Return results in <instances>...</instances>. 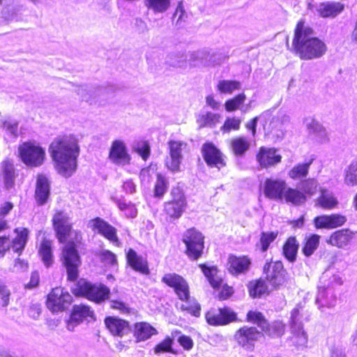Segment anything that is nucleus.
I'll return each mask as SVG.
<instances>
[{"label":"nucleus","mask_w":357,"mask_h":357,"mask_svg":"<svg viewBox=\"0 0 357 357\" xmlns=\"http://www.w3.org/2000/svg\"><path fill=\"white\" fill-rule=\"evenodd\" d=\"M181 160L182 158L169 155V156L165 158V165L170 172L177 173L181 171Z\"/></svg>","instance_id":"51"},{"label":"nucleus","mask_w":357,"mask_h":357,"mask_svg":"<svg viewBox=\"0 0 357 357\" xmlns=\"http://www.w3.org/2000/svg\"><path fill=\"white\" fill-rule=\"evenodd\" d=\"M206 322L211 326H224L239 321L238 314L229 306L211 307L204 314Z\"/></svg>","instance_id":"10"},{"label":"nucleus","mask_w":357,"mask_h":357,"mask_svg":"<svg viewBox=\"0 0 357 357\" xmlns=\"http://www.w3.org/2000/svg\"><path fill=\"white\" fill-rule=\"evenodd\" d=\"M328 217L329 229L341 227L347 222L346 216L339 213L328 215Z\"/></svg>","instance_id":"57"},{"label":"nucleus","mask_w":357,"mask_h":357,"mask_svg":"<svg viewBox=\"0 0 357 357\" xmlns=\"http://www.w3.org/2000/svg\"><path fill=\"white\" fill-rule=\"evenodd\" d=\"M109 158L115 164L126 165L130 163V156L127 152L126 145L120 140H114L111 146Z\"/></svg>","instance_id":"22"},{"label":"nucleus","mask_w":357,"mask_h":357,"mask_svg":"<svg viewBox=\"0 0 357 357\" xmlns=\"http://www.w3.org/2000/svg\"><path fill=\"white\" fill-rule=\"evenodd\" d=\"M48 151L58 174L69 177L75 172L79 146L75 135L62 134L56 136L50 144Z\"/></svg>","instance_id":"2"},{"label":"nucleus","mask_w":357,"mask_h":357,"mask_svg":"<svg viewBox=\"0 0 357 357\" xmlns=\"http://www.w3.org/2000/svg\"><path fill=\"white\" fill-rule=\"evenodd\" d=\"M218 116L215 114L206 113L201 118V127L213 126L217 121Z\"/></svg>","instance_id":"63"},{"label":"nucleus","mask_w":357,"mask_h":357,"mask_svg":"<svg viewBox=\"0 0 357 357\" xmlns=\"http://www.w3.org/2000/svg\"><path fill=\"white\" fill-rule=\"evenodd\" d=\"M344 8V6L340 2H324L317 6L316 10L319 15L324 18L335 17L340 14Z\"/></svg>","instance_id":"31"},{"label":"nucleus","mask_w":357,"mask_h":357,"mask_svg":"<svg viewBox=\"0 0 357 357\" xmlns=\"http://www.w3.org/2000/svg\"><path fill=\"white\" fill-rule=\"evenodd\" d=\"M110 307L112 309L117 310L122 314H130L131 309L123 301L113 300L111 301Z\"/></svg>","instance_id":"62"},{"label":"nucleus","mask_w":357,"mask_h":357,"mask_svg":"<svg viewBox=\"0 0 357 357\" xmlns=\"http://www.w3.org/2000/svg\"><path fill=\"white\" fill-rule=\"evenodd\" d=\"M287 185L283 179L267 178L264 184V194L270 199L282 201Z\"/></svg>","instance_id":"21"},{"label":"nucleus","mask_w":357,"mask_h":357,"mask_svg":"<svg viewBox=\"0 0 357 357\" xmlns=\"http://www.w3.org/2000/svg\"><path fill=\"white\" fill-rule=\"evenodd\" d=\"M282 201L295 206H299L305 202L306 197L301 190L287 185L282 196Z\"/></svg>","instance_id":"38"},{"label":"nucleus","mask_w":357,"mask_h":357,"mask_svg":"<svg viewBox=\"0 0 357 357\" xmlns=\"http://www.w3.org/2000/svg\"><path fill=\"white\" fill-rule=\"evenodd\" d=\"M314 226L316 229H328V215H321L315 217L313 220Z\"/></svg>","instance_id":"61"},{"label":"nucleus","mask_w":357,"mask_h":357,"mask_svg":"<svg viewBox=\"0 0 357 357\" xmlns=\"http://www.w3.org/2000/svg\"><path fill=\"white\" fill-rule=\"evenodd\" d=\"M286 325L282 320H274L269 322L266 319L264 323L260 327L261 336L264 334L271 338L281 337L285 333Z\"/></svg>","instance_id":"26"},{"label":"nucleus","mask_w":357,"mask_h":357,"mask_svg":"<svg viewBox=\"0 0 357 357\" xmlns=\"http://www.w3.org/2000/svg\"><path fill=\"white\" fill-rule=\"evenodd\" d=\"M301 190L305 197L313 196L320 190L319 183L315 178H307L302 181Z\"/></svg>","instance_id":"44"},{"label":"nucleus","mask_w":357,"mask_h":357,"mask_svg":"<svg viewBox=\"0 0 357 357\" xmlns=\"http://www.w3.org/2000/svg\"><path fill=\"white\" fill-rule=\"evenodd\" d=\"M250 143L249 140L242 136L232 138L229 143V147L232 153L236 157H242L249 150Z\"/></svg>","instance_id":"36"},{"label":"nucleus","mask_w":357,"mask_h":357,"mask_svg":"<svg viewBox=\"0 0 357 357\" xmlns=\"http://www.w3.org/2000/svg\"><path fill=\"white\" fill-rule=\"evenodd\" d=\"M319 192V195L315 199V206L326 211L337 207L339 202L332 192L326 188H321Z\"/></svg>","instance_id":"30"},{"label":"nucleus","mask_w":357,"mask_h":357,"mask_svg":"<svg viewBox=\"0 0 357 357\" xmlns=\"http://www.w3.org/2000/svg\"><path fill=\"white\" fill-rule=\"evenodd\" d=\"M241 84L236 80H220L217 84V90L221 93H232L241 89Z\"/></svg>","instance_id":"46"},{"label":"nucleus","mask_w":357,"mask_h":357,"mask_svg":"<svg viewBox=\"0 0 357 357\" xmlns=\"http://www.w3.org/2000/svg\"><path fill=\"white\" fill-rule=\"evenodd\" d=\"M95 313L91 307L86 304L74 305L71 309L70 314L68 321H66L67 328L68 330H73V328L82 324L84 321H89V319L95 320Z\"/></svg>","instance_id":"17"},{"label":"nucleus","mask_w":357,"mask_h":357,"mask_svg":"<svg viewBox=\"0 0 357 357\" xmlns=\"http://www.w3.org/2000/svg\"><path fill=\"white\" fill-rule=\"evenodd\" d=\"M167 61L172 66L181 68L186 65L187 56L183 53H173L167 56Z\"/></svg>","instance_id":"50"},{"label":"nucleus","mask_w":357,"mask_h":357,"mask_svg":"<svg viewBox=\"0 0 357 357\" xmlns=\"http://www.w3.org/2000/svg\"><path fill=\"white\" fill-rule=\"evenodd\" d=\"M336 296L332 287H319L318 288L317 301L322 306L331 307L334 305Z\"/></svg>","instance_id":"35"},{"label":"nucleus","mask_w":357,"mask_h":357,"mask_svg":"<svg viewBox=\"0 0 357 357\" xmlns=\"http://www.w3.org/2000/svg\"><path fill=\"white\" fill-rule=\"evenodd\" d=\"M247 289L249 296L254 299L267 296L272 290L269 289V284L265 278L261 277L250 280L247 284Z\"/></svg>","instance_id":"25"},{"label":"nucleus","mask_w":357,"mask_h":357,"mask_svg":"<svg viewBox=\"0 0 357 357\" xmlns=\"http://www.w3.org/2000/svg\"><path fill=\"white\" fill-rule=\"evenodd\" d=\"M117 88L113 85H109L102 87H91V86H82L77 90V94L82 99L89 104L96 102L98 99V96H105L109 93H114Z\"/></svg>","instance_id":"18"},{"label":"nucleus","mask_w":357,"mask_h":357,"mask_svg":"<svg viewBox=\"0 0 357 357\" xmlns=\"http://www.w3.org/2000/svg\"><path fill=\"white\" fill-rule=\"evenodd\" d=\"M171 199L162 205V216L166 222L172 223L180 219L188 208V200L184 190L178 185L170 190Z\"/></svg>","instance_id":"5"},{"label":"nucleus","mask_w":357,"mask_h":357,"mask_svg":"<svg viewBox=\"0 0 357 357\" xmlns=\"http://www.w3.org/2000/svg\"><path fill=\"white\" fill-rule=\"evenodd\" d=\"M34 199L38 206H43L48 202L50 197V181L46 175L38 173L36 175Z\"/></svg>","instance_id":"20"},{"label":"nucleus","mask_w":357,"mask_h":357,"mask_svg":"<svg viewBox=\"0 0 357 357\" xmlns=\"http://www.w3.org/2000/svg\"><path fill=\"white\" fill-rule=\"evenodd\" d=\"M1 172L4 188L6 190L13 188L15 185V178L17 173L15 165L11 160L6 159L1 162Z\"/></svg>","instance_id":"28"},{"label":"nucleus","mask_w":357,"mask_h":357,"mask_svg":"<svg viewBox=\"0 0 357 357\" xmlns=\"http://www.w3.org/2000/svg\"><path fill=\"white\" fill-rule=\"evenodd\" d=\"M19 160L29 168H37L42 166L46 160L45 149L39 143L28 140L17 146Z\"/></svg>","instance_id":"6"},{"label":"nucleus","mask_w":357,"mask_h":357,"mask_svg":"<svg viewBox=\"0 0 357 357\" xmlns=\"http://www.w3.org/2000/svg\"><path fill=\"white\" fill-rule=\"evenodd\" d=\"M100 261L106 266L118 268L116 255L109 250H103L98 253Z\"/></svg>","instance_id":"45"},{"label":"nucleus","mask_w":357,"mask_h":357,"mask_svg":"<svg viewBox=\"0 0 357 357\" xmlns=\"http://www.w3.org/2000/svg\"><path fill=\"white\" fill-rule=\"evenodd\" d=\"M179 335L177 339V342L180 344L181 347H183L184 350L189 351L190 350L194 345V342L192 339L186 335L181 334L180 331H175L172 333V335Z\"/></svg>","instance_id":"55"},{"label":"nucleus","mask_w":357,"mask_h":357,"mask_svg":"<svg viewBox=\"0 0 357 357\" xmlns=\"http://www.w3.org/2000/svg\"><path fill=\"white\" fill-rule=\"evenodd\" d=\"M91 228L98 232L104 238L109 241L114 246L120 248L121 241L118 236L117 229L107 221L100 217H96L90 220Z\"/></svg>","instance_id":"14"},{"label":"nucleus","mask_w":357,"mask_h":357,"mask_svg":"<svg viewBox=\"0 0 357 357\" xmlns=\"http://www.w3.org/2000/svg\"><path fill=\"white\" fill-rule=\"evenodd\" d=\"M245 100V95L240 93L235 98L227 100L225 103V108L228 112L238 110Z\"/></svg>","instance_id":"52"},{"label":"nucleus","mask_w":357,"mask_h":357,"mask_svg":"<svg viewBox=\"0 0 357 357\" xmlns=\"http://www.w3.org/2000/svg\"><path fill=\"white\" fill-rule=\"evenodd\" d=\"M172 0H144V6L154 13H164L171 6Z\"/></svg>","instance_id":"41"},{"label":"nucleus","mask_w":357,"mask_h":357,"mask_svg":"<svg viewBox=\"0 0 357 357\" xmlns=\"http://www.w3.org/2000/svg\"><path fill=\"white\" fill-rule=\"evenodd\" d=\"M52 228L58 242L63 244L60 259L66 269L67 280L75 282L82 261L78 248L82 244L81 231L74 229L70 218L63 211H56L52 218Z\"/></svg>","instance_id":"1"},{"label":"nucleus","mask_w":357,"mask_h":357,"mask_svg":"<svg viewBox=\"0 0 357 357\" xmlns=\"http://www.w3.org/2000/svg\"><path fill=\"white\" fill-rule=\"evenodd\" d=\"M199 267L213 289L220 287L222 283V278L218 276V270L215 266H207L205 264H200Z\"/></svg>","instance_id":"37"},{"label":"nucleus","mask_w":357,"mask_h":357,"mask_svg":"<svg viewBox=\"0 0 357 357\" xmlns=\"http://www.w3.org/2000/svg\"><path fill=\"white\" fill-rule=\"evenodd\" d=\"M161 281L174 291L178 300L185 303L180 306L181 312L195 317H200L202 306L196 298L191 297L189 283L183 276L176 273H167Z\"/></svg>","instance_id":"4"},{"label":"nucleus","mask_w":357,"mask_h":357,"mask_svg":"<svg viewBox=\"0 0 357 357\" xmlns=\"http://www.w3.org/2000/svg\"><path fill=\"white\" fill-rule=\"evenodd\" d=\"M155 334L157 330L147 322L140 321L134 324L133 336L137 342L145 341Z\"/></svg>","instance_id":"33"},{"label":"nucleus","mask_w":357,"mask_h":357,"mask_svg":"<svg viewBox=\"0 0 357 357\" xmlns=\"http://www.w3.org/2000/svg\"><path fill=\"white\" fill-rule=\"evenodd\" d=\"M10 291L8 287L0 281V307L8 305L10 302Z\"/></svg>","instance_id":"59"},{"label":"nucleus","mask_w":357,"mask_h":357,"mask_svg":"<svg viewBox=\"0 0 357 357\" xmlns=\"http://www.w3.org/2000/svg\"><path fill=\"white\" fill-rule=\"evenodd\" d=\"M201 153L208 167H216L218 169L226 167L225 156L212 142H204L202 146Z\"/></svg>","instance_id":"15"},{"label":"nucleus","mask_w":357,"mask_h":357,"mask_svg":"<svg viewBox=\"0 0 357 357\" xmlns=\"http://www.w3.org/2000/svg\"><path fill=\"white\" fill-rule=\"evenodd\" d=\"M263 273L273 290H277L287 284L289 275L281 260H271L264 264Z\"/></svg>","instance_id":"9"},{"label":"nucleus","mask_w":357,"mask_h":357,"mask_svg":"<svg viewBox=\"0 0 357 357\" xmlns=\"http://www.w3.org/2000/svg\"><path fill=\"white\" fill-rule=\"evenodd\" d=\"M251 266L252 259L247 255L229 254L227 257L226 268L234 277L246 274Z\"/></svg>","instance_id":"16"},{"label":"nucleus","mask_w":357,"mask_h":357,"mask_svg":"<svg viewBox=\"0 0 357 357\" xmlns=\"http://www.w3.org/2000/svg\"><path fill=\"white\" fill-rule=\"evenodd\" d=\"M72 301L71 295L63 288L57 287L53 288L47 295L45 305L49 310L56 313L65 311Z\"/></svg>","instance_id":"11"},{"label":"nucleus","mask_w":357,"mask_h":357,"mask_svg":"<svg viewBox=\"0 0 357 357\" xmlns=\"http://www.w3.org/2000/svg\"><path fill=\"white\" fill-rule=\"evenodd\" d=\"M169 155L182 158V148L186 145L181 141L169 140L167 142Z\"/></svg>","instance_id":"54"},{"label":"nucleus","mask_w":357,"mask_h":357,"mask_svg":"<svg viewBox=\"0 0 357 357\" xmlns=\"http://www.w3.org/2000/svg\"><path fill=\"white\" fill-rule=\"evenodd\" d=\"M76 297H82L99 304L108 299L110 289L102 283H91L84 279L79 280L71 290Z\"/></svg>","instance_id":"7"},{"label":"nucleus","mask_w":357,"mask_h":357,"mask_svg":"<svg viewBox=\"0 0 357 357\" xmlns=\"http://www.w3.org/2000/svg\"><path fill=\"white\" fill-rule=\"evenodd\" d=\"M204 55L205 50L195 52L190 54V60L195 66H202Z\"/></svg>","instance_id":"64"},{"label":"nucleus","mask_w":357,"mask_h":357,"mask_svg":"<svg viewBox=\"0 0 357 357\" xmlns=\"http://www.w3.org/2000/svg\"><path fill=\"white\" fill-rule=\"evenodd\" d=\"M243 119L236 116L227 117L220 128L222 133H229L232 130H238Z\"/></svg>","instance_id":"47"},{"label":"nucleus","mask_w":357,"mask_h":357,"mask_svg":"<svg viewBox=\"0 0 357 357\" xmlns=\"http://www.w3.org/2000/svg\"><path fill=\"white\" fill-rule=\"evenodd\" d=\"M344 183L347 185H357V165L349 166L345 173Z\"/></svg>","instance_id":"53"},{"label":"nucleus","mask_w":357,"mask_h":357,"mask_svg":"<svg viewBox=\"0 0 357 357\" xmlns=\"http://www.w3.org/2000/svg\"><path fill=\"white\" fill-rule=\"evenodd\" d=\"M261 337V332L253 326H243L234 334V340L243 349L252 351L255 344Z\"/></svg>","instance_id":"12"},{"label":"nucleus","mask_w":357,"mask_h":357,"mask_svg":"<svg viewBox=\"0 0 357 357\" xmlns=\"http://www.w3.org/2000/svg\"><path fill=\"white\" fill-rule=\"evenodd\" d=\"M169 183L167 178L160 173L156 174V181L153 186V197L162 199L168 189Z\"/></svg>","instance_id":"42"},{"label":"nucleus","mask_w":357,"mask_h":357,"mask_svg":"<svg viewBox=\"0 0 357 357\" xmlns=\"http://www.w3.org/2000/svg\"><path fill=\"white\" fill-rule=\"evenodd\" d=\"M292 45L300 58L304 60L319 58L326 52L325 43L314 37L313 30L303 21L297 24Z\"/></svg>","instance_id":"3"},{"label":"nucleus","mask_w":357,"mask_h":357,"mask_svg":"<svg viewBox=\"0 0 357 357\" xmlns=\"http://www.w3.org/2000/svg\"><path fill=\"white\" fill-rule=\"evenodd\" d=\"M104 324L109 332L115 337H123L130 330L129 322L117 317L108 316L104 319Z\"/></svg>","instance_id":"23"},{"label":"nucleus","mask_w":357,"mask_h":357,"mask_svg":"<svg viewBox=\"0 0 357 357\" xmlns=\"http://www.w3.org/2000/svg\"><path fill=\"white\" fill-rule=\"evenodd\" d=\"M321 238L320 235L314 233L305 235L301 243V253L305 257L314 255L319 247Z\"/></svg>","instance_id":"32"},{"label":"nucleus","mask_w":357,"mask_h":357,"mask_svg":"<svg viewBox=\"0 0 357 357\" xmlns=\"http://www.w3.org/2000/svg\"><path fill=\"white\" fill-rule=\"evenodd\" d=\"M52 244V240L43 238L38 250V254L47 268L50 267L54 262Z\"/></svg>","instance_id":"34"},{"label":"nucleus","mask_w":357,"mask_h":357,"mask_svg":"<svg viewBox=\"0 0 357 357\" xmlns=\"http://www.w3.org/2000/svg\"><path fill=\"white\" fill-rule=\"evenodd\" d=\"M234 294L233 287L225 284L222 286L220 291L216 296V298L219 301H225L229 299Z\"/></svg>","instance_id":"58"},{"label":"nucleus","mask_w":357,"mask_h":357,"mask_svg":"<svg viewBox=\"0 0 357 357\" xmlns=\"http://www.w3.org/2000/svg\"><path fill=\"white\" fill-rule=\"evenodd\" d=\"M126 264L134 271L144 275H149L151 270L146 258L139 255L133 248L126 250Z\"/></svg>","instance_id":"19"},{"label":"nucleus","mask_w":357,"mask_h":357,"mask_svg":"<svg viewBox=\"0 0 357 357\" xmlns=\"http://www.w3.org/2000/svg\"><path fill=\"white\" fill-rule=\"evenodd\" d=\"M174 336L167 335L162 341L155 344L153 347V351L156 354L170 353L176 354L177 352L172 348Z\"/></svg>","instance_id":"43"},{"label":"nucleus","mask_w":357,"mask_h":357,"mask_svg":"<svg viewBox=\"0 0 357 357\" xmlns=\"http://www.w3.org/2000/svg\"><path fill=\"white\" fill-rule=\"evenodd\" d=\"M158 167L156 164L151 163L146 167L143 168L140 172V176L143 181H149L152 176L156 173Z\"/></svg>","instance_id":"60"},{"label":"nucleus","mask_w":357,"mask_h":357,"mask_svg":"<svg viewBox=\"0 0 357 357\" xmlns=\"http://www.w3.org/2000/svg\"><path fill=\"white\" fill-rule=\"evenodd\" d=\"M265 315L260 311L249 310L246 314L245 321L248 323L257 325L260 328L266 320Z\"/></svg>","instance_id":"49"},{"label":"nucleus","mask_w":357,"mask_h":357,"mask_svg":"<svg viewBox=\"0 0 357 357\" xmlns=\"http://www.w3.org/2000/svg\"><path fill=\"white\" fill-rule=\"evenodd\" d=\"M278 234V231H262L260 234L259 242L256 244L257 248L261 252H266L271 244L277 238Z\"/></svg>","instance_id":"40"},{"label":"nucleus","mask_w":357,"mask_h":357,"mask_svg":"<svg viewBox=\"0 0 357 357\" xmlns=\"http://www.w3.org/2000/svg\"><path fill=\"white\" fill-rule=\"evenodd\" d=\"M312 162L313 159H310L307 162L298 163L294 166L288 172L289 178L293 180H301L305 178Z\"/></svg>","instance_id":"39"},{"label":"nucleus","mask_w":357,"mask_h":357,"mask_svg":"<svg viewBox=\"0 0 357 357\" xmlns=\"http://www.w3.org/2000/svg\"><path fill=\"white\" fill-rule=\"evenodd\" d=\"M355 233L349 229H340L333 231L326 240V243L338 248H344L353 241Z\"/></svg>","instance_id":"24"},{"label":"nucleus","mask_w":357,"mask_h":357,"mask_svg":"<svg viewBox=\"0 0 357 357\" xmlns=\"http://www.w3.org/2000/svg\"><path fill=\"white\" fill-rule=\"evenodd\" d=\"M115 202L120 211H123L128 218H135L137 215V209L135 205L131 202H125L124 201L116 199Z\"/></svg>","instance_id":"48"},{"label":"nucleus","mask_w":357,"mask_h":357,"mask_svg":"<svg viewBox=\"0 0 357 357\" xmlns=\"http://www.w3.org/2000/svg\"><path fill=\"white\" fill-rule=\"evenodd\" d=\"M14 233L16 236L10 242L9 241L10 249H12L14 253L20 256L26 247L29 231L25 227L15 228Z\"/></svg>","instance_id":"27"},{"label":"nucleus","mask_w":357,"mask_h":357,"mask_svg":"<svg viewBox=\"0 0 357 357\" xmlns=\"http://www.w3.org/2000/svg\"><path fill=\"white\" fill-rule=\"evenodd\" d=\"M255 160L259 169L267 170L280 164L282 156L278 149L261 146L256 151Z\"/></svg>","instance_id":"13"},{"label":"nucleus","mask_w":357,"mask_h":357,"mask_svg":"<svg viewBox=\"0 0 357 357\" xmlns=\"http://www.w3.org/2000/svg\"><path fill=\"white\" fill-rule=\"evenodd\" d=\"M182 242L185 246L184 253L190 260L197 261L203 257L205 237L199 230L195 227L186 229L183 234Z\"/></svg>","instance_id":"8"},{"label":"nucleus","mask_w":357,"mask_h":357,"mask_svg":"<svg viewBox=\"0 0 357 357\" xmlns=\"http://www.w3.org/2000/svg\"><path fill=\"white\" fill-rule=\"evenodd\" d=\"M299 247L300 244L296 236H288L282 246V255L287 261L294 263L297 259Z\"/></svg>","instance_id":"29"},{"label":"nucleus","mask_w":357,"mask_h":357,"mask_svg":"<svg viewBox=\"0 0 357 357\" xmlns=\"http://www.w3.org/2000/svg\"><path fill=\"white\" fill-rule=\"evenodd\" d=\"M222 61V59L220 54L205 51L202 66H214L215 65H220Z\"/></svg>","instance_id":"56"}]
</instances>
